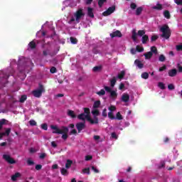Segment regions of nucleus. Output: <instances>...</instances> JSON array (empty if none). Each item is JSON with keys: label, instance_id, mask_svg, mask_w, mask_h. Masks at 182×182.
I'll return each instance as SVG.
<instances>
[{"label": "nucleus", "instance_id": "58", "mask_svg": "<svg viewBox=\"0 0 182 182\" xmlns=\"http://www.w3.org/2000/svg\"><path fill=\"white\" fill-rule=\"evenodd\" d=\"M41 129H43V130H48V124H41Z\"/></svg>", "mask_w": 182, "mask_h": 182}, {"label": "nucleus", "instance_id": "36", "mask_svg": "<svg viewBox=\"0 0 182 182\" xmlns=\"http://www.w3.org/2000/svg\"><path fill=\"white\" fill-rule=\"evenodd\" d=\"M70 41L73 45H76V43H77V38H76L70 37Z\"/></svg>", "mask_w": 182, "mask_h": 182}, {"label": "nucleus", "instance_id": "7", "mask_svg": "<svg viewBox=\"0 0 182 182\" xmlns=\"http://www.w3.org/2000/svg\"><path fill=\"white\" fill-rule=\"evenodd\" d=\"M50 129H52L53 134H62V132H63V128L59 129L56 125H51Z\"/></svg>", "mask_w": 182, "mask_h": 182}, {"label": "nucleus", "instance_id": "53", "mask_svg": "<svg viewBox=\"0 0 182 182\" xmlns=\"http://www.w3.org/2000/svg\"><path fill=\"white\" fill-rule=\"evenodd\" d=\"M102 117H107V109H104L102 111Z\"/></svg>", "mask_w": 182, "mask_h": 182}, {"label": "nucleus", "instance_id": "45", "mask_svg": "<svg viewBox=\"0 0 182 182\" xmlns=\"http://www.w3.org/2000/svg\"><path fill=\"white\" fill-rule=\"evenodd\" d=\"M92 114L93 116H99V114H100V112H99V109H94L92 111Z\"/></svg>", "mask_w": 182, "mask_h": 182}, {"label": "nucleus", "instance_id": "41", "mask_svg": "<svg viewBox=\"0 0 182 182\" xmlns=\"http://www.w3.org/2000/svg\"><path fill=\"white\" fill-rule=\"evenodd\" d=\"M105 2H107V0H99L98 6H100V8H102V6H103V5Z\"/></svg>", "mask_w": 182, "mask_h": 182}, {"label": "nucleus", "instance_id": "22", "mask_svg": "<svg viewBox=\"0 0 182 182\" xmlns=\"http://www.w3.org/2000/svg\"><path fill=\"white\" fill-rule=\"evenodd\" d=\"M68 115L70 116V117H72V119H75L76 117V114H75V112L70 109L68 110Z\"/></svg>", "mask_w": 182, "mask_h": 182}, {"label": "nucleus", "instance_id": "52", "mask_svg": "<svg viewBox=\"0 0 182 182\" xmlns=\"http://www.w3.org/2000/svg\"><path fill=\"white\" fill-rule=\"evenodd\" d=\"M29 124H30V126H36L37 123H36V121H35L33 119H31L29 121Z\"/></svg>", "mask_w": 182, "mask_h": 182}, {"label": "nucleus", "instance_id": "37", "mask_svg": "<svg viewBox=\"0 0 182 182\" xmlns=\"http://www.w3.org/2000/svg\"><path fill=\"white\" fill-rule=\"evenodd\" d=\"M138 36H144L146 35V31L144 30H139L137 33Z\"/></svg>", "mask_w": 182, "mask_h": 182}, {"label": "nucleus", "instance_id": "12", "mask_svg": "<svg viewBox=\"0 0 182 182\" xmlns=\"http://www.w3.org/2000/svg\"><path fill=\"white\" fill-rule=\"evenodd\" d=\"M122 102L127 103L130 100V95L129 94L124 93L121 98Z\"/></svg>", "mask_w": 182, "mask_h": 182}, {"label": "nucleus", "instance_id": "57", "mask_svg": "<svg viewBox=\"0 0 182 182\" xmlns=\"http://www.w3.org/2000/svg\"><path fill=\"white\" fill-rule=\"evenodd\" d=\"M92 159H93V156H90V155H87V156H85V161H89L92 160Z\"/></svg>", "mask_w": 182, "mask_h": 182}, {"label": "nucleus", "instance_id": "26", "mask_svg": "<svg viewBox=\"0 0 182 182\" xmlns=\"http://www.w3.org/2000/svg\"><path fill=\"white\" fill-rule=\"evenodd\" d=\"M141 12H143V7H138L136 10V16H140V15H141Z\"/></svg>", "mask_w": 182, "mask_h": 182}, {"label": "nucleus", "instance_id": "63", "mask_svg": "<svg viewBox=\"0 0 182 182\" xmlns=\"http://www.w3.org/2000/svg\"><path fill=\"white\" fill-rule=\"evenodd\" d=\"M166 69H167V66L164 65V66L159 68V72H163V70H166Z\"/></svg>", "mask_w": 182, "mask_h": 182}, {"label": "nucleus", "instance_id": "11", "mask_svg": "<svg viewBox=\"0 0 182 182\" xmlns=\"http://www.w3.org/2000/svg\"><path fill=\"white\" fill-rule=\"evenodd\" d=\"M111 38H122V32L120 31H116L110 34Z\"/></svg>", "mask_w": 182, "mask_h": 182}, {"label": "nucleus", "instance_id": "61", "mask_svg": "<svg viewBox=\"0 0 182 182\" xmlns=\"http://www.w3.org/2000/svg\"><path fill=\"white\" fill-rule=\"evenodd\" d=\"M36 170H37L38 171H39V170H42V165L41 164L36 165Z\"/></svg>", "mask_w": 182, "mask_h": 182}, {"label": "nucleus", "instance_id": "9", "mask_svg": "<svg viewBox=\"0 0 182 182\" xmlns=\"http://www.w3.org/2000/svg\"><path fill=\"white\" fill-rule=\"evenodd\" d=\"M75 127L77 128L78 133H80V132L86 127V124H85V122H79L76 124Z\"/></svg>", "mask_w": 182, "mask_h": 182}, {"label": "nucleus", "instance_id": "32", "mask_svg": "<svg viewBox=\"0 0 182 182\" xmlns=\"http://www.w3.org/2000/svg\"><path fill=\"white\" fill-rule=\"evenodd\" d=\"M27 99H28V97H27L26 95H22V96L21 97L19 102H20V103H24L25 101H26Z\"/></svg>", "mask_w": 182, "mask_h": 182}, {"label": "nucleus", "instance_id": "64", "mask_svg": "<svg viewBox=\"0 0 182 182\" xmlns=\"http://www.w3.org/2000/svg\"><path fill=\"white\" fill-rule=\"evenodd\" d=\"M174 2L176 5H182V0H174Z\"/></svg>", "mask_w": 182, "mask_h": 182}, {"label": "nucleus", "instance_id": "27", "mask_svg": "<svg viewBox=\"0 0 182 182\" xmlns=\"http://www.w3.org/2000/svg\"><path fill=\"white\" fill-rule=\"evenodd\" d=\"M125 75H126V72L124 70H122L121 71L120 73L118 74L117 77L118 79L122 80L123 79V77H124Z\"/></svg>", "mask_w": 182, "mask_h": 182}, {"label": "nucleus", "instance_id": "5", "mask_svg": "<svg viewBox=\"0 0 182 182\" xmlns=\"http://www.w3.org/2000/svg\"><path fill=\"white\" fill-rule=\"evenodd\" d=\"M116 11V6H112L109 7L107 10L102 13L103 16H109V15H112L113 12Z\"/></svg>", "mask_w": 182, "mask_h": 182}, {"label": "nucleus", "instance_id": "19", "mask_svg": "<svg viewBox=\"0 0 182 182\" xmlns=\"http://www.w3.org/2000/svg\"><path fill=\"white\" fill-rule=\"evenodd\" d=\"M109 93L111 99H114V100H115V99H117V92H116V91L112 90Z\"/></svg>", "mask_w": 182, "mask_h": 182}, {"label": "nucleus", "instance_id": "10", "mask_svg": "<svg viewBox=\"0 0 182 182\" xmlns=\"http://www.w3.org/2000/svg\"><path fill=\"white\" fill-rule=\"evenodd\" d=\"M87 15L89 18H95V14L93 13V8L87 7Z\"/></svg>", "mask_w": 182, "mask_h": 182}, {"label": "nucleus", "instance_id": "59", "mask_svg": "<svg viewBox=\"0 0 182 182\" xmlns=\"http://www.w3.org/2000/svg\"><path fill=\"white\" fill-rule=\"evenodd\" d=\"M45 157H46V153H41V154H40L39 158H40L41 160H43V159H45Z\"/></svg>", "mask_w": 182, "mask_h": 182}, {"label": "nucleus", "instance_id": "28", "mask_svg": "<svg viewBox=\"0 0 182 182\" xmlns=\"http://www.w3.org/2000/svg\"><path fill=\"white\" fill-rule=\"evenodd\" d=\"M28 46L31 49H36V43H35V41H31L28 43Z\"/></svg>", "mask_w": 182, "mask_h": 182}, {"label": "nucleus", "instance_id": "40", "mask_svg": "<svg viewBox=\"0 0 182 182\" xmlns=\"http://www.w3.org/2000/svg\"><path fill=\"white\" fill-rule=\"evenodd\" d=\"M115 119H117V120H123V116H122L120 112H117Z\"/></svg>", "mask_w": 182, "mask_h": 182}, {"label": "nucleus", "instance_id": "47", "mask_svg": "<svg viewBox=\"0 0 182 182\" xmlns=\"http://www.w3.org/2000/svg\"><path fill=\"white\" fill-rule=\"evenodd\" d=\"M3 134H4V136H9V134H11V128H7L6 132H3Z\"/></svg>", "mask_w": 182, "mask_h": 182}, {"label": "nucleus", "instance_id": "39", "mask_svg": "<svg viewBox=\"0 0 182 182\" xmlns=\"http://www.w3.org/2000/svg\"><path fill=\"white\" fill-rule=\"evenodd\" d=\"M136 52L141 53L144 51V48L143 47H141L140 46H136Z\"/></svg>", "mask_w": 182, "mask_h": 182}, {"label": "nucleus", "instance_id": "34", "mask_svg": "<svg viewBox=\"0 0 182 182\" xmlns=\"http://www.w3.org/2000/svg\"><path fill=\"white\" fill-rule=\"evenodd\" d=\"M98 96H105L106 95V91L105 90H101L100 91H98L96 92Z\"/></svg>", "mask_w": 182, "mask_h": 182}, {"label": "nucleus", "instance_id": "6", "mask_svg": "<svg viewBox=\"0 0 182 182\" xmlns=\"http://www.w3.org/2000/svg\"><path fill=\"white\" fill-rule=\"evenodd\" d=\"M4 160H6L9 164H16V161L14 159V158L11 157L10 155L8 154H4L3 155Z\"/></svg>", "mask_w": 182, "mask_h": 182}, {"label": "nucleus", "instance_id": "1", "mask_svg": "<svg viewBox=\"0 0 182 182\" xmlns=\"http://www.w3.org/2000/svg\"><path fill=\"white\" fill-rule=\"evenodd\" d=\"M160 31L162 33L161 35V38H164L165 39H170V36H171V29H170L168 25H163L160 28Z\"/></svg>", "mask_w": 182, "mask_h": 182}, {"label": "nucleus", "instance_id": "38", "mask_svg": "<svg viewBox=\"0 0 182 182\" xmlns=\"http://www.w3.org/2000/svg\"><path fill=\"white\" fill-rule=\"evenodd\" d=\"M158 87L159 89H161V90H164V89H166V85L163 82H159Z\"/></svg>", "mask_w": 182, "mask_h": 182}, {"label": "nucleus", "instance_id": "23", "mask_svg": "<svg viewBox=\"0 0 182 182\" xmlns=\"http://www.w3.org/2000/svg\"><path fill=\"white\" fill-rule=\"evenodd\" d=\"M60 172L62 176H69V171L65 168H61Z\"/></svg>", "mask_w": 182, "mask_h": 182}, {"label": "nucleus", "instance_id": "43", "mask_svg": "<svg viewBox=\"0 0 182 182\" xmlns=\"http://www.w3.org/2000/svg\"><path fill=\"white\" fill-rule=\"evenodd\" d=\"M108 117L111 119V120H114V119H116V117H114L112 112H108Z\"/></svg>", "mask_w": 182, "mask_h": 182}, {"label": "nucleus", "instance_id": "62", "mask_svg": "<svg viewBox=\"0 0 182 182\" xmlns=\"http://www.w3.org/2000/svg\"><path fill=\"white\" fill-rule=\"evenodd\" d=\"M177 68H178V71L180 73H182V66H181V65L178 64V65H177Z\"/></svg>", "mask_w": 182, "mask_h": 182}, {"label": "nucleus", "instance_id": "13", "mask_svg": "<svg viewBox=\"0 0 182 182\" xmlns=\"http://www.w3.org/2000/svg\"><path fill=\"white\" fill-rule=\"evenodd\" d=\"M87 116L89 115H86L85 113H81L77 116V119H79V120H82V122H85L86 119H87Z\"/></svg>", "mask_w": 182, "mask_h": 182}, {"label": "nucleus", "instance_id": "31", "mask_svg": "<svg viewBox=\"0 0 182 182\" xmlns=\"http://www.w3.org/2000/svg\"><path fill=\"white\" fill-rule=\"evenodd\" d=\"M98 107H100V100L95 101L93 105L94 109H98Z\"/></svg>", "mask_w": 182, "mask_h": 182}, {"label": "nucleus", "instance_id": "42", "mask_svg": "<svg viewBox=\"0 0 182 182\" xmlns=\"http://www.w3.org/2000/svg\"><path fill=\"white\" fill-rule=\"evenodd\" d=\"M83 174H90V168H85L82 169Z\"/></svg>", "mask_w": 182, "mask_h": 182}, {"label": "nucleus", "instance_id": "35", "mask_svg": "<svg viewBox=\"0 0 182 182\" xmlns=\"http://www.w3.org/2000/svg\"><path fill=\"white\" fill-rule=\"evenodd\" d=\"M5 123H6V119H0V130L2 129V127H4V124H5Z\"/></svg>", "mask_w": 182, "mask_h": 182}, {"label": "nucleus", "instance_id": "44", "mask_svg": "<svg viewBox=\"0 0 182 182\" xmlns=\"http://www.w3.org/2000/svg\"><path fill=\"white\" fill-rule=\"evenodd\" d=\"M141 77H142V79H149V73H143L141 75Z\"/></svg>", "mask_w": 182, "mask_h": 182}, {"label": "nucleus", "instance_id": "60", "mask_svg": "<svg viewBox=\"0 0 182 182\" xmlns=\"http://www.w3.org/2000/svg\"><path fill=\"white\" fill-rule=\"evenodd\" d=\"M174 85H173V84H169L168 85V89L169 90H174Z\"/></svg>", "mask_w": 182, "mask_h": 182}, {"label": "nucleus", "instance_id": "3", "mask_svg": "<svg viewBox=\"0 0 182 182\" xmlns=\"http://www.w3.org/2000/svg\"><path fill=\"white\" fill-rule=\"evenodd\" d=\"M74 16L75 18L76 22L79 23V22H80V18L85 16V12H83V9H78L77 11L75 13Z\"/></svg>", "mask_w": 182, "mask_h": 182}, {"label": "nucleus", "instance_id": "54", "mask_svg": "<svg viewBox=\"0 0 182 182\" xmlns=\"http://www.w3.org/2000/svg\"><path fill=\"white\" fill-rule=\"evenodd\" d=\"M130 8L131 9H136L137 8V5L136 4V3H132L130 5Z\"/></svg>", "mask_w": 182, "mask_h": 182}, {"label": "nucleus", "instance_id": "51", "mask_svg": "<svg viewBox=\"0 0 182 182\" xmlns=\"http://www.w3.org/2000/svg\"><path fill=\"white\" fill-rule=\"evenodd\" d=\"M108 110H110V112L113 113V112L116 110V107L114 105H111L110 107H109Z\"/></svg>", "mask_w": 182, "mask_h": 182}, {"label": "nucleus", "instance_id": "50", "mask_svg": "<svg viewBox=\"0 0 182 182\" xmlns=\"http://www.w3.org/2000/svg\"><path fill=\"white\" fill-rule=\"evenodd\" d=\"M84 112L86 116H90V109L89 108H84Z\"/></svg>", "mask_w": 182, "mask_h": 182}, {"label": "nucleus", "instance_id": "29", "mask_svg": "<svg viewBox=\"0 0 182 182\" xmlns=\"http://www.w3.org/2000/svg\"><path fill=\"white\" fill-rule=\"evenodd\" d=\"M164 18H166V19H170V18H171V16L170 15V11L166 10L164 12Z\"/></svg>", "mask_w": 182, "mask_h": 182}, {"label": "nucleus", "instance_id": "17", "mask_svg": "<svg viewBox=\"0 0 182 182\" xmlns=\"http://www.w3.org/2000/svg\"><path fill=\"white\" fill-rule=\"evenodd\" d=\"M21 177V173L16 172L14 175L11 176L12 181H16V178Z\"/></svg>", "mask_w": 182, "mask_h": 182}, {"label": "nucleus", "instance_id": "16", "mask_svg": "<svg viewBox=\"0 0 182 182\" xmlns=\"http://www.w3.org/2000/svg\"><path fill=\"white\" fill-rule=\"evenodd\" d=\"M144 56L145 57V59L149 60V59H151V58H153V53L150 51L144 54Z\"/></svg>", "mask_w": 182, "mask_h": 182}, {"label": "nucleus", "instance_id": "4", "mask_svg": "<svg viewBox=\"0 0 182 182\" xmlns=\"http://www.w3.org/2000/svg\"><path fill=\"white\" fill-rule=\"evenodd\" d=\"M62 129L63 135L61 136V139H63V140H68V137H69V135H68V134L69 133V128H68V127L63 126Z\"/></svg>", "mask_w": 182, "mask_h": 182}, {"label": "nucleus", "instance_id": "56", "mask_svg": "<svg viewBox=\"0 0 182 182\" xmlns=\"http://www.w3.org/2000/svg\"><path fill=\"white\" fill-rule=\"evenodd\" d=\"M27 164L28 166H33V164H35V162H33V161L31 160V159H28L27 160Z\"/></svg>", "mask_w": 182, "mask_h": 182}, {"label": "nucleus", "instance_id": "8", "mask_svg": "<svg viewBox=\"0 0 182 182\" xmlns=\"http://www.w3.org/2000/svg\"><path fill=\"white\" fill-rule=\"evenodd\" d=\"M87 122H90L91 124H99V119L97 117H94V119L90 117V115L87 117Z\"/></svg>", "mask_w": 182, "mask_h": 182}, {"label": "nucleus", "instance_id": "33", "mask_svg": "<svg viewBox=\"0 0 182 182\" xmlns=\"http://www.w3.org/2000/svg\"><path fill=\"white\" fill-rule=\"evenodd\" d=\"M93 72H100L102 70V65L95 66L92 68Z\"/></svg>", "mask_w": 182, "mask_h": 182}, {"label": "nucleus", "instance_id": "30", "mask_svg": "<svg viewBox=\"0 0 182 182\" xmlns=\"http://www.w3.org/2000/svg\"><path fill=\"white\" fill-rule=\"evenodd\" d=\"M149 52H151L152 54L154 53V55H157V53H158L157 47L151 46V51H149Z\"/></svg>", "mask_w": 182, "mask_h": 182}, {"label": "nucleus", "instance_id": "55", "mask_svg": "<svg viewBox=\"0 0 182 182\" xmlns=\"http://www.w3.org/2000/svg\"><path fill=\"white\" fill-rule=\"evenodd\" d=\"M50 73H56V72H58V70H56L55 67H52L50 69Z\"/></svg>", "mask_w": 182, "mask_h": 182}, {"label": "nucleus", "instance_id": "14", "mask_svg": "<svg viewBox=\"0 0 182 182\" xmlns=\"http://www.w3.org/2000/svg\"><path fill=\"white\" fill-rule=\"evenodd\" d=\"M134 63L136 66L139 68V69H143V68H144V64H143V63H141V61L139 60H135Z\"/></svg>", "mask_w": 182, "mask_h": 182}, {"label": "nucleus", "instance_id": "24", "mask_svg": "<svg viewBox=\"0 0 182 182\" xmlns=\"http://www.w3.org/2000/svg\"><path fill=\"white\" fill-rule=\"evenodd\" d=\"M147 42H149V36L147 35H144L142 36V43L144 45H146V43H147Z\"/></svg>", "mask_w": 182, "mask_h": 182}, {"label": "nucleus", "instance_id": "2", "mask_svg": "<svg viewBox=\"0 0 182 182\" xmlns=\"http://www.w3.org/2000/svg\"><path fill=\"white\" fill-rule=\"evenodd\" d=\"M34 97H41L43 93H45V87L43 85L40 84L39 88L32 92Z\"/></svg>", "mask_w": 182, "mask_h": 182}, {"label": "nucleus", "instance_id": "46", "mask_svg": "<svg viewBox=\"0 0 182 182\" xmlns=\"http://www.w3.org/2000/svg\"><path fill=\"white\" fill-rule=\"evenodd\" d=\"M159 62H164L166 60V56H164V55L163 54L160 55L159 58Z\"/></svg>", "mask_w": 182, "mask_h": 182}, {"label": "nucleus", "instance_id": "49", "mask_svg": "<svg viewBox=\"0 0 182 182\" xmlns=\"http://www.w3.org/2000/svg\"><path fill=\"white\" fill-rule=\"evenodd\" d=\"M159 39V36H152L151 37V42H156V41H157Z\"/></svg>", "mask_w": 182, "mask_h": 182}, {"label": "nucleus", "instance_id": "18", "mask_svg": "<svg viewBox=\"0 0 182 182\" xmlns=\"http://www.w3.org/2000/svg\"><path fill=\"white\" fill-rule=\"evenodd\" d=\"M137 33L136 32V30L132 31V39L134 41V42L137 41Z\"/></svg>", "mask_w": 182, "mask_h": 182}, {"label": "nucleus", "instance_id": "15", "mask_svg": "<svg viewBox=\"0 0 182 182\" xmlns=\"http://www.w3.org/2000/svg\"><path fill=\"white\" fill-rule=\"evenodd\" d=\"M168 76H170L171 77H174V76L177 75V70L176 69H172L170 70L168 73Z\"/></svg>", "mask_w": 182, "mask_h": 182}, {"label": "nucleus", "instance_id": "48", "mask_svg": "<svg viewBox=\"0 0 182 182\" xmlns=\"http://www.w3.org/2000/svg\"><path fill=\"white\" fill-rule=\"evenodd\" d=\"M104 89L107 93H110L113 91L112 90V88L110 87H107V86H104Z\"/></svg>", "mask_w": 182, "mask_h": 182}, {"label": "nucleus", "instance_id": "20", "mask_svg": "<svg viewBox=\"0 0 182 182\" xmlns=\"http://www.w3.org/2000/svg\"><path fill=\"white\" fill-rule=\"evenodd\" d=\"M72 164H73V161L70 159H68L65 163V168H69L70 167H72Z\"/></svg>", "mask_w": 182, "mask_h": 182}, {"label": "nucleus", "instance_id": "21", "mask_svg": "<svg viewBox=\"0 0 182 182\" xmlns=\"http://www.w3.org/2000/svg\"><path fill=\"white\" fill-rule=\"evenodd\" d=\"M109 82L111 87H114V85H116L117 80L116 79V77H113L112 79L109 80Z\"/></svg>", "mask_w": 182, "mask_h": 182}, {"label": "nucleus", "instance_id": "25", "mask_svg": "<svg viewBox=\"0 0 182 182\" xmlns=\"http://www.w3.org/2000/svg\"><path fill=\"white\" fill-rule=\"evenodd\" d=\"M153 9H156V11H161L163 9V5L160 4H157L156 6L152 7Z\"/></svg>", "mask_w": 182, "mask_h": 182}]
</instances>
